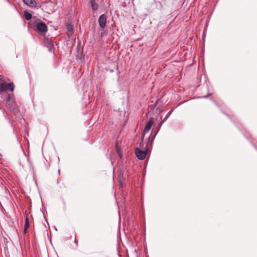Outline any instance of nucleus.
Wrapping results in <instances>:
<instances>
[{
  "mask_svg": "<svg viewBox=\"0 0 257 257\" xmlns=\"http://www.w3.org/2000/svg\"><path fill=\"white\" fill-rule=\"evenodd\" d=\"M106 17L104 14H102L100 16L99 19H98V23L99 26L102 28H104L106 25Z\"/></svg>",
  "mask_w": 257,
  "mask_h": 257,
  "instance_id": "nucleus-5",
  "label": "nucleus"
},
{
  "mask_svg": "<svg viewBox=\"0 0 257 257\" xmlns=\"http://www.w3.org/2000/svg\"><path fill=\"white\" fill-rule=\"evenodd\" d=\"M8 89V84L5 83H0V92L6 91Z\"/></svg>",
  "mask_w": 257,
  "mask_h": 257,
  "instance_id": "nucleus-7",
  "label": "nucleus"
},
{
  "mask_svg": "<svg viewBox=\"0 0 257 257\" xmlns=\"http://www.w3.org/2000/svg\"><path fill=\"white\" fill-rule=\"evenodd\" d=\"M154 138H155V136H154V137H153L152 140L151 142V143H152V142L153 141V140H154Z\"/></svg>",
  "mask_w": 257,
  "mask_h": 257,
  "instance_id": "nucleus-13",
  "label": "nucleus"
},
{
  "mask_svg": "<svg viewBox=\"0 0 257 257\" xmlns=\"http://www.w3.org/2000/svg\"><path fill=\"white\" fill-rule=\"evenodd\" d=\"M37 30L41 33H45L47 31V26L44 22L38 23L37 25Z\"/></svg>",
  "mask_w": 257,
  "mask_h": 257,
  "instance_id": "nucleus-4",
  "label": "nucleus"
},
{
  "mask_svg": "<svg viewBox=\"0 0 257 257\" xmlns=\"http://www.w3.org/2000/svg\"><path fill=\"white\" fill-rule=\"evenodd\" d=\"M147 149H146V150L144 151H142L138 148H136L135 154L138 159L141 160H144L146 156Z\"/></svg>",
  "mask_w": 257,
  "mask_h": 257,
  "instance_id": "nucleus-2",
  "label": "nucleus"
},
{
  "mask_svg": "<svg viewBox=\"0 0 257 257\" xmlns=\"http://www.w3.org/2000/svg\"><path fill=\"white\" fill-rule=\"evenodd\" d=\"M6 106L7 108L15 115H17L19 114V108L16 103L11 100L10 94L8 95L7 97Z\"/></svg>",
  "mask_w": 257,
  "mask_h": 257,
  "instance_id": "nucleus-1",
  "label": "nucleus"
},
{
  "mask_svg": "<svg viewBox=\"0 0 257 257\" xmlns=\"http://www.w3.org/2000/svg\"><path fill=\"white\" fill-rule=\"evenodd\" d=\"M25 18L28 20H30L32 18V15L28 12H25L24 15Z\"/></svg>",
  "mask_w": 257,
  "mask_h": 257,
  "instance_id": "nucleus-10",
  "label": "nucleus"
},
{
  "mask_svg": "<svg viewBox=\"0 0 257 257\" xmlns=\"http://www.w3.org/2000/svg\"><path fill=\"white\" fill-rule=\"evenodd\" d=\"M153 119L151 118L148 121V122L146 124V126L144 130V134L142 136V140H143L144 139V136H145V134L148 133L150 131V129L151 128V127L153 125Z\"/></svg>",
  "mask_w": 257,
  "mask_h": 257,
  "instance_id": "nucleus-3",
  "label": "nucleus"
},
{
  "mask_svg": "<svg viewBox=\"0 0 257 257\" xmlns=\"http://www.w3.org/2000/svg\"><path fill=\"white\" fill-rule=\"evenodd\" d=\"M148 144H147V145H146V148L148 147Z\"/></svg>",
  "mask_w": 257,
  "mask_h": 257,
  "instance_id": "nucleus-15",
  "label": "nucleus"
},
{
  "mask_svg": "<svg viewBox=\"0 0 257 257\" xmlns=\"http://www.w3.org/2000/svg\"><path fill=\"white\" fill-rule=\"evenodd\" d=\"M24 4L29 7H36L37 3L35 0H23Z\"/></svg>",
  "mask_w": 257,
  "mask_h": 257,
  "instance_id": "nucleus-6",
  "label": "nucleus"
},
{
  "mask_svg": "<svg viewBox=\"0 0 257 257\" xmlns=\"http://www.w3.org/2000/svg\"><path fill=\"white\" fill-rule=\"evenodd\" d=\"M172 110H171L169 113L168 114H167V115L164 118V119L160 123V126L162 125V124L165 122L167 119H168V118L169 117V116L170 115V114H171L172 113Z\"/></svg>",
  "mask_w": 257,
  "mask_h": 257,
  "instance_id": "nucleus-11",
  "label": "nucleus"
},
{
  "mask_svg": "<svg viewBox=\"0 0 257 257\" xmlns=\"http://www.w3.org/2000/svg\"><path fill=\"white\" fill-rule=\"evenodd\" d=\"M8 89L9 88L12 91L14 90V86L13 83H9L8 84Z\"/></svg>",
  "mask_w": 257,
  "mask_h": 257,
  "instance_id": "nucleus-12",
  "label": "nucleus"
},
{
  "mask_svg": "<svg viewBox=\"0 0 257 257\" xmlns=\"http://www.w3.org/2000/svg\"><path fill=\"white\" fill-rule=\"evenodd\" d=\"M75 243H76L77 245H78V242L76 239L75 240Z\"/></svg>",
  "mask_w": 257,
  "mask_h": 257,
  "instance_id": "nucleus-14",
  "label": "nucleus"
},
{
  "mask_svg": "<svg viewBox=\"0 0 257 257\" xmlns=\"http://www.w3.org/2000/svg\"><path fill=\"white\" fill-rule=\"evenodd\" d=\"M91 7L93 11H96L98 9V5L94 0L90 1Z\"/></svg>",
  "mask_w": 257,
  "mask_h": 257,
  "instance_id": "nucleus-9",
  "label": "nucleus"
},
{
  "mask_svg": "<svg viewBox=\"0 0 257 257\" xmlns=\"http://www.w3.org/2000/svg\"><path fill=\"white\" fill-rule=\"evenodd\" d=\"M29 227V218L26 217L25 218V222L24 225V234H26L27 229Z\"/></svg>",
  "mask_w": 257,
  "mask_h": 257,
  "instance_id": "nucleus-8",
  "label": "nucleus"
}]
</instances>
